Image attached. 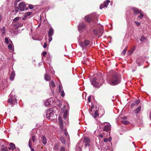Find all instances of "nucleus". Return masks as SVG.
Masks as SVG:
<instances>
[{
    "instance_id": "obj_52",
    "label": "nucleus",
    "mask_w": 151,
    "mask_h": 151,
    "mask_svg": "<svg viewBox=\"0 0 151 151\" xmlns=\"http://www.w3.org/2000/svg\"><path fill=\"white\" fill-rule=\"evenodd\" d=\"M47 52L46 51H44L42 52V55L44 57H45L46 55L47 54Z\"/></svg>"
},
{
    "instance_id": "obj_17",
    "label": "nucleus",
    "mask_w": 151,
    "mask_h": 151,
    "mask_svg": "<svg viewBox=\"0 0 151 151\" xmlns=\"http://www.w3.org/2000/svg\"><path fill=\"white\" fill-rule=\"evenodd\" d=\"M1 35H4L6 32V28L4 27H3L1 29Z\"/></svg>"
},
{
    "instance_id": "obj_44",
    "label": "nucleus",
    "mask_w": 151,
    "mask_h": 151,
    "mask_svg": "<svg viewBox=\"0 0 151 151\" xmlns=\"http://www.w3.org/2000/svg\"><path fill=\"white\" fill-rule=\"evenodd\" d=\"M28 6L29 8L30 9H32L34 8V6L30 4Z\"/></svg>"
},
{
    "instance_id": "obj_21",
    "label": "nucleus",
    "mask_w": 151,
    "mask_h": 151,
    "mask_svg": "<svg viewBox=\"0 0 151 151\" xmlns=\"http://www.w3.org/2000/svg\"><path fill=\"white\" fill-rule=\"evenodd\" d=\"M128 47L127 46H126L125 49L122 51L121 54L123 56H124L126 52L127 51V49Z\"/></svg>"
},
{
    "instance_id": "obj_49",
    "label": "nucleus",
    "mask_w": 151,
    "mask_h": 151,
    "mask_svg": "<svg viewBox=\"0 0 151 151\" xmlns=\"http://www.w3.org/2000/svg\"><path fill=\"white\" fill-rule=\"evenodd\" d=\"M19 9V8H18L17 7L14 8L15 11L16 12V14L18 12Z\"/></svg>"
},
{
    "instance_id": "obj_14",
    "label": "nucleus",
    "mask_w": 151,
    "mask_h": 151,
    "mask_svg": "<svg viewBox=\"0 0 151 151\" xmlns=\"http://www.w3.org/2000/svg\"><path fill=\"white\" fill-rule=\"evenodd\" d=\"M9 146L10 147H8V149L9 150H13L15 147V145L13 143H10L9 144Z\"/></svg>"
},
{
    "instance_id": "obj_7",
    "label": "nucleus",
    "mask_w": 151,
    "mask_h": 151,
    "mask_svg": "<svg viewBox=\"0 0 151 151\" xmlns=\"http://www.w3.org/2000/svg\"><path fill=\"white\" fill-rule=\"evenodd\" d=\"M8 102L12 104H15L17 102L16 99L15 95L11 96L8 99Z\"/></svg>"
},
{
    "instance_id": "obj_43",
    "label": "nucleus",
    "mask_w": 151,
    "mask_h": 151,
    "mask_svg": "<svg viewBox=\"0 0 151 151\" xmlns=\"http://www.w3.org/2000/svg\"><path fill=\"white\" fill-rule=\"evenodd\" d=\"M136 105L137 106L138 105V104L140 103L139 101V100H137L136 101L134 102Z\"/></svg>"
},
{
    "instance_id": "obj_56",
    "label": "nucleus",
    "mask_w": 151,
    "mask_h": 151,
    "mask_svg": "<svg viewBox=\"0 0 151 151\" xmlns=\"http://www.w3.org/2000/svg\"><path fill=\"white\" fill-rule=\"evenodd\" d=\"M27 18V17L25 15L24 17L22 18V19L23 20H25Z\"/></svg>"
},
{
    "instance_id": "obj_39",
    "label": "nucleus",
    "mask_w": 151,
    "mask_h": 151,
    "mask_svg": "<svg viewBox=\"0 0 151 151\" xmlns=\"http://www.w3.org/2000/svg\"><path fill=\"white\" fill-rule=\"evenodd\" d=\"M61 96L62 97H63L64 96L65 94L64 93V91L63 90L61 92Z\"/></svg>"
},
{
    "instance_id": "obj_64",
    "label": "nucleus",
    "mask_w": 151,
    "mask_h": 151,
    "mask_svg": "<svg viewBox=\"0 0 151 151\" xmlns=\"http://www.w3.org/2000/svg\"><path fill=\"white\" fill-rule=\"evenodd\" d=\"M90 111L91 112L92 111V108H91V110H90Z\"/></svg>"
},
{
    "instance_id": "obj_19",
    "label": "nucleus",
    "mask_w": 151,
    "mask_h": 151,
    "mask_svg": "<svg viewBox=\"0 0 151 151\" xmlns=\"http://www.w3.org/2000/svg\"><path fill=\"white\" fill-rule=\"evenodd\" d=\"M104 131L103 130H101L100 131V132L102 134H103L104 136L105 137H107V135H108V132H104Z\"/></svg>"
},
{
    "instance_id": "obj_2",
    "label": "nucleus",
    "mask_w": 151,
    "mask_h": 151,
    "mask_svg": "<svg viewBox=\"0 0 151 151\" xmlns=\"http://www.w3.org/2000/svg\"><path fill=\"white\" fill-rule=\"evenodd\" d=\"M121 82V78L118 76L117 73H114L111 75L109 79L108 80V82L111 85H115Z\"/></svg>"
},
{
    "instance_id": "obj_1",
    "label": "nucleus",
    "mask_w": 151,
    "mask_h": 151,
    "mask_svg": "<svg viewBox=\"0 0 151 151\" xmlns=\"http://www.w3.org/2000/svg\"><path fill=\"white\" fill-rule=\"evenodd\" d=\"M97 75V78L95 77L93 78L91 84L94 87L98 88L102 84L104 79L101 73H99Z\"/></svg>"
},
{
    "instance_id": "obj_53",
    "label": "nucleus",
    "mask_w": 151,
    "mask_h": 151,
    "mask_svg": "<svg viewBox=\"0 0 151 151\" xmlns=\"http://www.w3.org/2000/svg\"><path fill=\"white\" fill-rule=\"evenodd\" d=\"M47 46V44L46 42H45L44 43V45L43 46V47L44 48H46Z\"/></svg>"
},
{
    "instance_id": "obj_40",
    "label": "nucleus",
    "mask_w": 151,
    "mask_h": 151,
    "mask_svg": "<svg viewBox=\"0 0 151 151\" xmlns=\"http://www.w3.org/2000/svg\"><path fill=\"white\" fill-rule=\"evenodd\" d=\"M134 22L136 24L137 26H140L141 25V23L140 22L137 21H135Z\"/></svg>"
},
{
    "instance_id": "obj_36",
    "label": "nucleus",
    "mask_w": 151,
    "mask_h": 151,
    "mask_svg": "<svg viewBox=\"0 0 151 151\" xmlns=\"http://www.w3.org/2000/svg\"><path fill=\"white\" fill-rule=\"evenodd\" d=\"M58 120H59V124H63V122L62 119L61 118L59 117Z\"/></svg>"
},
{
    "instance_id": "obj_41",
    "label": "nucleus",
    "mask_w": 151,
    "mask_h": 151,
    "mask_svg": "<svg viewBox=\"0 0 151 151\" xmlns=\"http://www.w3.org/2000/svg\"><path fill=\"white\" fill-rule=\"evenodd\" d=\"M1 151H8V148L7 147H5L4 148H2L1 149Z\"/></svg>"
},
{
    "instance_id": "obj_42",
    "label": "nucleus",
    "mask_w": 151,
    "mask_h": 151,
    "mask_svg": "<svg viewBox=\"0 0 151 151\" xmlns=\"http://www.w3.org/2000/svg\"><path fill=\"white\" fill-rule=\"evenodd\" d=\"M135 47H133L132 49L131 50L130 52L129 55H132V54L133 53L134 51L135 50Z\"/></svg>"
},
{
    "instance_id": "obj_3",
    "label": "nucleus",
    "mask_w": 151,
    "mask_h": 151,
    "mask_svg": "<svg viewBox=\"0 0 151 151\" xmlns=\"http://www.w3.org/2000/svg\"><path fill=\"white\" fill-rule=\"evenodd\" d=\"M91 141L90 138L87 137H85L83 140V143H84V147L86 149L87 147L90 146Z\"/></svg>"
},
{
    "instance_id": "obj_58",
    "label": "nucleus",
    "mask_w": 151,
    "mask_h": 151,
    "mask_svg": "<svg viewBox=\"0 0 151 151\" xmlns=\"http://www.w3.org/2000/svg\"><path fill=\"white\" fill-rule=\"evenodd\" d=\"M58 146L57 145H55V149H58Z\"/></svg>"
},
{
    "instance_id": "obj_15",
    "label": "nucleus",
    "mask_w": 151,
    "mask_h": 151,
    "mask_svg": "<svg viewBox=\"0 0 151 151\" xmlns=\"http://www.w3.org/2000/svg\"><path fill=\"white\" fill-rule=\"evenodd\" d=\"M141 109V106H138L136 109L134 111V113L135 114H138L140 111Z\"/></svg>"
},
{
    "instance_id": "obj_61",
    "label": "nucleus",
    "mask_w": 151,
    "mask_h": 151,
    "mask_svg": "<svg viewBox=\"0 0 151 151\" xmlns=\"http://www.w3.org/2000/svg\"><path fill=\"white\" fill-rule=\"evenodd\" d=\"M21 0H16V1L17 2H18L21 1Z\"/></svg>"
},
{
    "instance_id": "obj_13",
    "label": "nucleus",
    "mask_w": 151,
    "mask_h": 151,
    "mask_svg": "<svg viewBox=\"0 0 151 151\" xmlns=\"http://www.w3.org/2000/svg\"><path fill=\"white\" fill-rule=\"evenodd\" d=\"M54 30L53 29L52 27H50L49 30L48 32V35L52 36L53 34Z\"/></svg>"
},
{
    "instance_id": "obj_9",
    "label": "nucleus",
    "mask_w": 151,
    "mask_h": 151,
    "mask_svg": "<svg viewBox=\"0 0 151 151\" xmlns=\"http://www.w3.org/2000/svg\"><path fill=\"white\" fill-rule=\"evenodd\" d=\"M93 32L95 35H101L103 34V28L101 27L99 28V29H93Z\"/></svg>"
},
{
    "instance_id": "obj_18",
    "label": "nucleus",
    "mask_w": 151,
    "mask_h": 151,
    "mask_svg": "<svg viewBox=\"0 0 151 151\" xmlns=\"http://www.w3.org/2000/svg\"><path fill=\"white\" fill-rule=\"evenodd\" d=\"M53 115V113L50 112L47 114L46 116L48 118H49V119H51V117L52 118Z\"/></svg>"
},
{
    "instance_id": "obj_50",
    "label": "nucleus",
    "mask_w": 151,
    "mask_h": 151,
    "mask_svg": "<svg viewBox=\"0 0 151 151\" xmlns=\"http://www.w3.org/2000/svg\"><path fill=\"white\" fill-rule=\"evenodd\" d=\"M65 151V148L62 147H61L60 149V151Z\"/></svg>"
},
{
    "instance_id": "obj_35",
    "label": "nucleus",
    "mask_w": 151,
    "mask_h": 151,
    "mask_svg": "<svg viewBox=\"0 0 151 151\" xmlns=\"http://www.w3.org/2000/svg\"><path fill=\"white\" fill-rule=\"evenodd\" d=\"M32 141L30 139H29V146L30 148L32 147Z\"/></svg>"
},
{
    "instance_id": "obj_11",
    "label": "nucleus",
    "mask_w": 151,
    "mask_h": 151,
    "mask_svg": "<svg viewBox=\"0 0 151 151\" xmlns=\"http://www.w3.org/2000/svg\"><path fill=\"white\" fill-rule=\"evenodd\" d=\"M105 123L103 124H104V126L103 127V129L104 132H108V131L111 130V126L110 125H109V124L107 125H105Z\"/></svg>"
},
{
    "instance_id": "obj_10",
    "label": "nucleus",
    "mask_w": 151,
    "mask_h": 151,
    "mask_svg": "<svg viewBox=\"0 0 151 151\" xmlns=\"http://www.w3.org/2000/svg\"><path fill=\"white\" fill-rule=\"evenodd\" d=\"M131 9L133 11V14L134 15L139 14L141 13V10H139L137 8L134 7H132L131 8Z\"/></svg>"
},
{
    "instance_id": "obj_31",
    "label": "nucleus",
    "mask_w": 151,
    "mask_h": 151,
    "mask_svg": "<svg viewBox=\"0 0 151 151\" xmlns=\"http://www.w3.org/2000/svg\"><path fill=\"white\" fill-rule=\"evenodd\" d=\"M19 18H21V17H15L14 19H13V22H16L19 19Z\"/></svg>"
},
{
    "instance_id": "obj_34",
    "label": "nucleus",
    "mask_w": 151,
    "mask_h": 151,
    "mask_svg": "<svg viewBox=\"0 0 151 151\" xmlns=\"http://www.w3.org/2000/svg\"><path fill=\"white\" fill-rule=\"evenodd\" d=\"M99 137L101 138H104L105 137L104 136L103 134H102L100 132L99 134L98 135Z\"/></svg>"
},
{
    "instance_id": "obj_26",
    "label": "nucleus",
    "mask_w": 151,
    "mask_h": 151,
    "mask_svg": "<svg viewBox=\"0 0 151 151\" xmlns=\"http://www.w3.org/2000/svg\"><path fill=\"white\" fill-rule=\"evenodd\" d=\"M98 110H97L95 111L94 113V117L95 118H96L97 116L99 115V113L98 112Z\"/></svg>"
},
{
    "instance_id": "obj_38",
    "label": "nucleus",
    "mask_w": 151,
    "mask_h": 151,
    "mask_svg": "<svg viewBox=\"0 0 151 151\" xmlns=\"http://www.w3.org/2000/svg\"><path fill=\"white\" fill-rule=\"evenodd\" d=\"M17 24L19 27H22L23 25V24L22 23H19V22L17 23Z\"/></svg>"
},
{
    "instance_id": "obj_28",
    "label": "nucleus",
    "mask_w": 151,
    "mask_h": 151,
    "mask_svg": "<svg viewBox=\"0 0 151 151\" xmlns=\"http://www.w3.org/2000/svg\"><path fill=\"white\" fill-rule=\"evenodd\" d=\"M122 122L123 124H129V122L127 120L122 121Z\"/></svg>"
},
{
    "instance_id": "obj_6",
    "label": "nucleus",
    "mask_w": 151,
    "mask_h": 151,
    "mask_svg": "<svg viewBox=\"0 0 151 151\" xmlns=\"http://www.w3.org/2000/svg\"><path fill=\"white\" fill-rule=\"evenodd\" d=\"M95 14H91L88 15L85 17L86 20L88 22H91L92 20V19L95 18Z\"/></svg>"
},
{
    "instance_id": "obj_4",
    "label": "nucleus",
    "mask_w": 151,
    "mask_h": 151,
    "mask_svg": "<svg viewBox=\"0 0 151 151\" xmlns=\"http://www.w3.org/2000/svg\"><path fill=\"white\" fill-rule=\"evenodd\" d=\"M85 23L83 22L80 23L78 25V29L80 32H84L86 30Z\"/></svg>"
},
{
    "instance_id": "obj_8",
    "label": "nucleus",
    "mask_w": 151,
    "mask_h": 151,
    "mask_svg": "<svg viewBox=\"0 0 151 151\" xmlns=\"http://www.w3.org/2000/svg\"><path fill=\"white\" fill-rule=\"evenodd\" d=\"M90 44V41L87 40H85L83 42H81L80 43V46L82 48H85Z\"/></svg>"
},
{
    "instance_id": "obj_5",
    "label": "nucleus",
    "mask_w": 151,
    "mask_h": 151,
    "mask_svg": "<svg viewBox=\"0 0 151 151\" xmlns=\"http://www.w3.org/2000/svg\"><path fill=\"white\" fill-rule=\"evenodd\" d=\"M19 9L22 11H24L25 10H27L28 8L27 7H26V5L25 3L24 2L20 3L18 5Z\"/></svg>"
},
{
    "instance_id": "obj_45",
    "label": "nucleus",
    "mask_w": 151,
    "mask_h": 151,
    "mask_svg": "<svg viewBox=\"0 0 151 151\" xmlns=\"http://www.w3.org/2000/svg\"><path fill=\"white\" fill-rule=\"evenodd\" d=\"M31 14V12H27L25 14V15L27 17V16H29Z\"/></svg>"
},
{
    "instance_id": "obj_60",
    "label": "nucleus",
    "mask_w": 151,
    "mask_h": 151,
    "mask_svg": "<svg viewBox=\"0 0 151 151\" xmlns=\"http://www.w3.org/2000/svg\"><path fill=\"white\" fill-rule=\"evenodd\" d=\"M149 114H150V120H151V113H150Z\"/></svg>"
},
{
    "instance_id": "obj_51",
    "label": "nucleus",
    "mask_w": 151,
    "mask_h": 151,
    "mask_svg": "<svg viewBox=\"0 0 151 151\" xmlns=\"http://www.w3.org/2000/svg\"><path fill=\"white\" fill-rule=\"evenodd\" d=\"M109 141V139L108 138H105L104 140V141L105 142H106Z\"/></svg>"
},
{
    "instance_id": "obj_29",
    "label": "nucleus",
    "mask_w": 151,
    "mask_h": 151,
    "mask_svg": "<svg viewBox=\"0 0 151 151\" xmlns=\"http://www.w3.org/2000/svg\"><path fill=\"white\" fill-rule=\"evenodd\" d=\"M146 39V38H145L144 36L142 35L141 36V38L140 39V40L141 42H143V41H144V40Z\"/></svg>"
},
{
    "instance_id": "obj_63",
    "label": "nucleus",
    "mask_w": 151,
    "mask_h": 151,
    "mask_svg": "<svg viewBox=\"0 0 151 151\" xmlns=\"http://www.w3.org/2000/svg\"><path fill=\"white\" fill-rule=\"evenodd\" d=\"M94 108V106H91V108H92V109L93 108Z\"/></svg>"
},
{
    "instance_id": "obj_20",
    "label": "nucleus",
    "mask_w": 151,
    "mask_h": 151,
    "mask_svg": "<svg viewBox=\"0 0 151 151\" xmlns=\"http://www.w3.org/2000/svg\"><path fill=\"white\" fill-rule=\"evenodd\" d=\"M42 139L43 141V144L44 145H45L47 143V141L45 137L44 136H43L42 137Z\"/></svg>"
},
{
    "instance_id": "obj_57",
    "label": "nucleus",
    "mask_w": 151,
    "mask_h": 151,
    "mask_svg": "<svg viewBox=\"0 0 151 151\" xmlns=\"http://www.w3.org/2000/svg\"><path fill=\"white\" fill-rule=\"evenodd\" d=\"M63 116V118L64 119H65L66 118V114H65V113H64V114Z\"/></svg>"
},
{
    "instance_id": "obj_30",
    "label": "nucleus",
    "mask_w": 151,
    "mask_h": 151,
    "mask_svg": "<svg viewBox=\"0 0 151 151\" xmlns=\"http://www.w3.org/2000/svg\"><path fill=\"white\" fill-rule=\"evenodd\" d=\"M60 139L61 142L62 143H65V138L63 137H60Z\"/></svg>"
},
{
    "instance_id": "obj_24",
    "label": "nucleus",
    "mask_w": 151,
    "mask_h": 151,
    "mask_svg": "<svg viewBox=\"0 0 151 151\" xmlns=\"http://www.w3.org/2000/svg\"><path fill=\"white\" fill-rule=\"evenodd\" d=\"M110 2L109 0H107L106 2H105L104 3V6L105 7H107L108 5V4Z\"/></svg>"
},
{
    "instance_id": "obj_12",
    "label": "nucleus",
    "mask_w": 151,
    "mask_h": 151,
    "mask_svg": "<svg viewBox=\"0 0 151 151\" xmlns=\"http://www.w3.org/2000/svg\"><path fill=\"white\" fill-rule=\"evenodd\" d=\"M44 78L45 80L47 81H50L51 79L50 75L46 73L44 75Z\"/></svg>"
},
{
    "instance_id": "obj_46",
    "label": "nucleus",
    "mask_w": 151,
    "mask_h": 151,
    "mask_svg": "<svg viewBox=\"0 0 151 151\" xmlns=\"http://www.w3.org/2000/svg\"><path fill=\"white\" fill-rule=\"evenodd\" d=\"M52 36H49L48 41L50 42L52 40Z\"/></svg>"
},
{
    "instance_id": "obj_48",
    "label": "nucleus",
    "mask_w": 151,
    "mask_h": 151,
    "mask_svg": "<svg viewBox=\"0 0 151 151\" xmlns=\"http://www.w3.org/2000/svg\"><path fill=\"white\" fill-rule=\"evenodd\" d=\"M135 103L134 102H133V103H132L131 105V107L132 108H133L134 107V106L135 105Z\"/></svg>"
},
{
    "instance_id": "obj_47",
    "label": "nucleus",
    "mask_w": 151,
    "mask_h": 151,
    "mask_svg": "<svg viewBox=\"0 0 151 151\" xmlns=\"http://www.w3.org/2000/svg\"><path fill=\"white\" fill-rule=\"evenodd\" d=\"M62 88L61 86H59V92L60 93L62 91Z\"/></svg>"
},
{
    "instance_id": "obj_54",
    "label": "nucleus",
    "mask_w": 151,
    "mask_h": 151,
    "mask_svg": "<svg viewBox=\"0 0 151 151\" xmlns=\"http://www.w3.org/2000/svg\"><path fill=\"white\" fill-rule=\"evenodd\" d=\"M91 101V97L90 96H89L88 98V102H90Z\"/></svg>"
},
{
    "instance_id": "obj_59",
    "label": "nucleus",
    "mask_w": 151,
    "mask_h": 151,
    "mask_svg": "<svg viewBox=\"0 0 151 151\" xmlns=\"http://www.w3.org/2000/svg\"><path fill=\"white\" fill-rule=\"evenodd\" d=\"M30 148L31 149V151H35L34 149L33 148H32L31 147V148Z\"/></svg>"
},
{
    "instance_id": "obj_55",
    "label": "nucleus",
    "mask_w": 151,
    "mask_h": 151,
    "mask_svg": "<svg viewBox=\"0 0 151 151\" xmlns=\"http://www.w3.org/2000/svg\"><path fill=\"white\" fill-rule=\"evenodd\" d=\"M104 7H105L104 6V4L103 5L101 4L100 6V9H102L103 8H104Z\"/></svg>"
},
{
    "instance_id": "obj_23",
    "label": "nucleus",
    "mask_w": 151,
    "mask_h": 151,
    "mask_svg": "<svg viewBox=\"0 0 151 151\" xmlns=\"http://www.w3.org/2000/svg\"><path fill=\"white\" fill-rule=\"evenodd\" d=\"M140 14L137 17V19H142L144 17V14L141 12V13H140Z\"/></svg>"
},
{
    "instance_id": "obj_22",
    "label": "nucleus",
    "mask_w": 151,
    "mask_h": 151,
    "mask_svg": "<svg viewBox=\"0 0 151 151\" xmlns=\"http://www.w3.org/2000/svg\"><path fill=\"white\" fill-rule=\"evenodd\" d=\"M50 85L52 88L55 87V85L53 81H51L50 83Z\"/></svg>"
},
{
    "instance_id": "obj_32",
    "label": "nucleus",
    "mask_w": 151,
    "mask_h": 151,
    "mask_svg": "<svg viewBox=\"0 0 151 151\" xmlns=\"http://www.w3.org/2000/svg\"><path fill=\"white\" fill-rule=\"evenodd\" d=\"M59 127L61 130L63 131V124H59Z\"/></svg>"
},
{
    "instance_id": "obj_62",
    "label": "nucleus",
    "mask_w": 151,
    "mask_h": 151,
    "mask_svg": "<svg viewBox=\"0 0 151 151\" xmlns=\"http://www.w3.org/2000/svg\"><path fill=\"white\" fill-rule=\"evenodd\" d=\"M48 102H49L48 100H47L46 101V104H47V103H48Z\"/></svg>"
},
{
    "instance_id": "obj_37",
    "label": "nucleus",
    "mask_w": 151,
    "mask_h": 151,
    "mask_svg": "<svg viewBox=\"0 0 151 151\" xmlns=\"http://www.w3.org/2000/svg\"><path fill=\"white\" fill-rule=\"evenodd\" d=\"M13 26V27L15 29H18L19 28L18 26V25L17 23L14 24Z\"/></svg>"
},
{
    "instance_id": "obj_16",
    "label": "nucleus",
    "mask_w": 151,
    "mask_h": 151,
    "mask_svg": "<svg viewBox=\"0 0 151 151\" xmlns=\"http://www.w3.org/2000/svg\"><path fill=\"white\" fill-rule=\"evenodd\" d=\"M15 76V73L14 71H12L11 73L10 76V79L11 80L13 81L14 79V77Z\"/></svg>"
},
{
    "instance_id": "obj_33",
    "label": "nucleus",
    "mask_w": 151,
    "mask_h": 151,
    "mask_svg": "<svg viewBox=\"0 0 151 151\" xmlns=\"http://www.w3.org/2000/svg\"><path fill=\"white\" fill-rule=\"evenodd\" d=\"M5 42L7 44H9L10 43V42H9V40H8V39L6 37L5 38Z\"/></svg>"
},
{
    "instance_id": "obj_25",
    "label": "nucleus",
    "mask_w": 151,
    "mask_h": 151,
    "mask_svg": "<svg viewBox=\"0 0 151 151\" xmlns=\"http://www.w3.org/2000/svg\"><path fill=\"white\" fill-rule=\"evenodd\" d=\"M12 43V42L11 41H10V43L9 44V45L8 46V49L9 50H12V45L11 44Z\"/></svg>"
},
{
    "instance_id": "obj_27",
    "label": "nucleus",
    "mask_w": 151,
    "mask_h": 151,
    "mask_svg": "<svg viewBox=\"0 0 151 151\" xmlns=\"http://www.w3.org/2000/svg\"><path fill=\"white\" fill-rule=\"evenodd\" d=\"M31 140L33 142L35 140V136L34 134H32Z\"/></svg>"
}]
</instances>
